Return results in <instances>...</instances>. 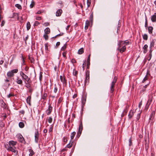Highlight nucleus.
I'll list each match as a JSON object with an SVG mask.
<instances>
[{"label": "nucleus", "mask_w": 156, "mask_h": 156, "mask_svg": "<svg viewBox=\"0 0 156 156\" xmlns=\"http://www.w3.org/2000/svg\"><path fill=\"white\" fill-rule=\"evenodd\" d=\"M117 79V78L116 76H115L114 77V79L112 83L111 87H110V92L111 93H113V92L114 89V86L115 83H116Z\"/></svg>", "instance_id": "f257e3e1"}, {"label": "nucleus", "mask_w": 156, "mask_h": 156, "mask_svg": "<svg viewBox=\"0 0 156 156\" xmlns=\"http://www.w3.org/2000/svg\"><path fill=\"white\" fill-rule=\"evenodd\" d=\"M128 43V41L126 42L125 41H119L118 44V47L117 48V50L120 49V48L122 47L123 46H126L127 45Z\"/></svg>", "instance_id": "f03ea898"}, {"label": "nucleus", "mask_w": 156, "mask_h": 156, "mask_svg": "<svg viewBox=\"0 0 156 156\" xmlns=\"http://www.w3.org/2000/svg\"><path fill=\"white\" fill-rule=\"evenodd\" d=\"M18 71V70L17 69H15L12 70L11 71L8 72L7 73V76H8L11 77L14 76V73H16Z\"/></svg>", "instance_id": "7ed1b4c3"}, {"label": "nucleus", "mask_w": 156, "mask_h": 156, "mask_svg": "<svg viewBox=\"0 0 156 156\" xmlns=\"http://www.w3.org/2000/svg\"><path fill=\"white\" fill-rule=\"evenodd\" d=\"M7 149L8 151H10L14 153L15 155H16L18 154V151L16 150V148L15 147L8 146Z\"/></svg>", "instance_id": "20e7f679"}, {"label": "nucleus", "mask_w": 156, "mask_h": 156, "mask_svg": "<svg viewBox=\"0 0 156 156\" xmlns=\"http://www.w3.org/2000/svg\"><path fill=\"white\" fill-rule=\"evenodd\" d=\"M17 136L19 141L22 143H25V141L22 136L21 134H18Z\"/></svg>", "instance_id": "39448f33"}, {"label": "nucleus", "mask_w": 156, "mask_h": 156, "mask_svg": "<svg viewBox=\"0 0 156 156\" xmlns=\"http://www.w3.org/2000/svg\"><path fill=\"white\" fill-rule=\"evenodd\" d=\"M155 114V112L154 111H153L152 112L151 114L150 117L149 119V121L150 122H152L153 121V120L154 118V115Z\"/></svg>", "instance_id": "423d86ee"}, {"label": "nucleus", "mask_w": 156, "mask_h": 156, "mask_svg": "<svg viewBox=\"0 0 156 156\" xmlns=\"http://www.w3.org/2000/svg\"><path fill=\"white\" fill-rule=\"evenodd\" d=\"M52 107L49 105L48 108L46 111V112L48 115H49L51 114V112H52Z\"/></svg>", "instance_id": "0eeeda50"}, {"label": "nucleus", "mask_w": 156, "mask_h": 156, "mask_svg": "<svg viewBox=\"0 0 156 156\" xmlns=\"http://www.w3.org/2000/svg\"><path fill=\"white\" fill-rule=\"evenodd\" d=\"M55 87L54 89V92L55 93H56L58 90V88L60 87V85L59 83H57V84H55Z\"/></svg>", "instance_id": "6e6552de"}, {"label": "nucleus", "mask_w": 156, "mask_h": 156, "mask_svg": "<svg viewBox=\"0 0 156 156\" xmlns=\"http://www.w3.org/2000/svg\"><path fill=\"white\" fill-rule=\"evenodd\" d=\"M60 79L61 80V81L64 84H65V86L66 85V80L65 78L63 77L62 76H60Z\"/></svg>", "instance_id": "1a4fd4ad"}, {"label": "nucleus", "mask_w": 156, "mask_h": 156, "mask_svg": "<svg viewBox=\"0 0 156 156\" xmlns=\"http://www.w3.org/2000/svg\"><path fill=\"white\" fill-rule=\"evenodd\" d=\"M83 126L82 124H80L79 125L78 128V132L77 133V135H78L79 136L80 135L81 133V132L82 130Z\"/></svg>", "instance_id": "9d476101"}, {"label": "nucleus", "mask_w": 156, "mask_h": 156, "mask_svg": "<svg viewBox=\"0 0 156 156\" xmlns=\"http://www.w3.org/2000/svg\"><path fill=\"white\" fill-rule=\"evenodd\" d=\"M135 112L133 110H131L129 112L128 115V117L129 119H131L133 116Z\"/></svg>", "instance_id": "9b49d317"}, {"label": "nucleus", "mask_w": 156, "mask_h": 156, "mask_svg": "<svg viewBox=\"0 0 156 156\" xmlns=\"http://www.w3.org/2000/svg\"><path fill=\"white\" fill-rule=\"evenodd\" d=\"M152 21L153 22H156V13H155L153 15H152L151 18Z\"/></svg>", "instance_id": "f8f14e48"}, {"label": "nucleus", "mask_w": 156, "mask_h": 156, "mask_svg": "<svg viewBox=\"0 0 156 156\" xmlns=\"http://www.w3.org/2000/svg\"><path fill=\"white\" fill-rule=\"evenodd\" d=\"M16 144V142L13 141H9V145L8 146H15Z\"/></svg>", "instance_id": "ddd939ff"}, {"label": "nucleus", "mask_w": 156, "mask_h": 156, "mask_svg": "<svg viewBox=\"0 0 156 156\" xmlns=\"http://www.w3.org/2000/svg\"><path fill=\"white\" fill-rule=\"evenodd\" d=\"M62 12V10L61 9H59L56 12V16H59L61 15Z\"/></svg>", "instance_id": "4468645a"}, {"label": "nucleus", "mask_w": 156, "mask_h": 156, "mask_svg": "<svg viewBox=\"0 0 156 156\" xmlns=\"http://www.w3.org/2000/svg\"><path fill=\"white\" fill-rule=\"evenodd\" d=\"M22 79L25 80V83L29 82V81H31L30 78H29L26 75L24 77V78H22Z\"/></svg>", "instance_id": "2eb2a0df"}, {"label": "nucleus", "mask_w": 156, "mask_h": 156, "mask_svg": "<svg viewBox=\"0 0 156 156\" xmlns=\"http://www.w3.org/2000/svg\"><path fill=\"white\" fill-rule=\"evenodd\" d=\"M35 141L36 142H37L38 140L39 133L38 131H37L35 133Z\"/></svg>", "instance_id": "dca6fc26"}, {"label": "nucleus", "mask_w": 156, "mask_h": 156, "mask_svg": "<svg viewBox=\"0 0 156 156\" xmlns=\"http://www.w3.org/2000/svg\"><path fill=\"white\" fill-rule=\"evenodd\" d=\"M150 74L149 73V72L148 71L147 72V74L145 76V77L144 78V79L142 81V82L144 83L145 82V81L146 80H147L148 79V77L149 76H150Z\"/></svg>", "instance_id": "f3484780"}, {"label": "nucleus", "mask_w": 156, "mask_h": 156, "mask_svg": "<svg viewBox=\"0 0 156 156\" xmlns=\"http://www.w3.org/2000/svg\"><path fill=\"white\" fill-rule=\"evenodd\" d=\"M28 151L30 152V153L29 154V156H32L34 154V152L31 148H30L28 149Z\"/></svg>", "instance_id": "a211bd4d"}, {"label": "nucleus", "mask_w": 156, "mask_h": 156, "mask_svg": "<svg viewBox=\"0 0 156 156\" xmlns=\"http://www.w3.org/2000/svg\"><path fill=\"white\" fill-rule=\"evenodd\" d=\"M126 48V46H123L121 48H120V49L118 50H119L120 52L121 53H122L125 51Z\"/></svg>", "instance_id": "6ab92c4d"}, {"label": "nucleus", "mask_w": 156, "mask_h": 156, "mask_svg": "<svg viewBox=\"0 0 156 156\" xmlns=\"http://www.w3.org/2000/svg\"><path fill=\"white\" fill-rule=\"evenodd\" d=\"M148 46L147 44H145L143 48L144 49L143 52L144 53H146L147 51V48Z\"/></svg>", "instance_id": "aec40b11"}, {"label": "nucleus", "mask_w": 156, "mask_h": 156, "mask_svg": "<svg viewBox=\"0 0 156 156\" xmlns=\"http://www.w3.org/2000/svg\"><path fill=\"white\" fill-rule=\"evenodd\" d=\"M31 96H29L27 98L26 101L27 103L29 104L30 105H31L30 101H31Z\"/></svg>", "instance_id": "412c9836"}, {"label": "nucleus", "mask_w": 156, "mask_h": 156, "mask_svg": "<svg viewBox=\"0 0 156 156\" xmlns=\"http://www.w3.org/2000/svg\"><path fill=\"white\" fill-rule=\"evenodd\" d=\"M44 32L45 34H48L50 33V29L48 27L46 28L44 30Z\"/></svg>", "instance_id": "4be33fe9"}, {"label": "nucleus", "mask_w": 156, "mask_h": 156, "mask_svg": "<svg viewBox=\"0 0 156 156\" xmlns=\"http://www.w3.org/2000/svg\"><path fill=\"white\" fill-rule=\"evenodd\" d=\"M153 28L151 26H149L148 27V32L150 34L152 33Z\"/></svg>", "instance_id": "5701e85b"}, {"label": "nucleus", "mask_w": 156, "mask_h": 156, "mask_svg": "<svg viewBox=\"0 0 156 156\" xmlns=\"http://www.w3.org/2000/svg\"><path fill=\"white\" fill-rule=\"evenodd\" d=\"M89 22L88 20H87L86 21L85 26V30H87L88 29V27L89 26Z\"/></svg>", "instance_id": "b1692460"}, {"label": "nucleus", "mask_w": 156, "mask_h": 156, "mask_svg": "<svg viewBox=\"0 0 156 156\" xmlns=\"http://www.w3.org/2000/svg\"><path fill=\"white\" fill-rule=\"evenodd\" d=\"M16 82L18 84H22L23 83V81L21 79H19V78H18L17 79Z\"/></svg>", "instance_id": "393cba45"}, {"label": "nucleus", "mask_w": 156, "mask_h": 156, "mask_svg": "<svg viewBox=\"0 0 156 156\" xmlns=\"http://www.w3.org/2000/svg\"><path fill=\"white\" fill-rule=\"evenodd\" d=\"M19 126L20 128H23L24 126V123L22 122H20L19 124Z\"/></svg>", "instance_id": "a878e982"}, {"label": "nucleus", "mask_w": 156, "mask_h": 156, "mask_svg": "<svg viewBox=\"0 0 156 156\" xmlns=\"http://www.w3.org/2000/svg\"><path fill=\"white\" fill-rule=\"evenodd\" d=\"M76 132H72V133L71 134V140H72L73 139L75 134H76Z\"/></svg>", "instance_id": "bb28decb"}, {"label": "nucleus", "mask_w": 156, "mask_h": 156, "mask_svg": "<svg viewBox=\"0 0 156 156\" xmlns=\"http://www.w3.org/2000/svg\"><path fill=\"white\" fill-rule=\"evenodd\" d=\"M30 28V24L29 22H28L27 24V30H29V29Z\"/></svg>", "instance_id": "cd10ccee"}, {"label": "nucleus", "mask_w": 156, "mask_h": 156, "mask_svg": "<svg viewBox=\"0 0 156 156\" xmlns=\"http://www.w3.org/2000/svg\"><path fill=\"white\" fill-rule=\"evenodd\" d=\"M154 40H152L151 42L150 45V48H152L153 47L154 45Z\"/></svg>", "instance_id": "c85d7f7f"}, {"label": "nucleus", "mask_w": 156, "mask_h": 156, "mask_svg": "<svg viewBox=\"0 0 156 156\" xmlns=\"http://www.w3.org/2000/svg\"><path fill=\"white\" fill-rule=\"evenodd\" d=\"M83 52V48L80 49L78 51V54H82Z\"/></svg>", "instance_id": "c756f323"}, {"label": "nucleus", "mask_w": 156, "mask_h": 156, "mask_svg": "<svg viewBox=\"0 0 156 156\" xmlns=\"http://www.w3.org/2000/svg\"><path fill=\"white\" fill-rule=\"evenodd\" d=\"M91 4V0H87V8L89 7Z\"/></svg>", "instance_id": "7c9ffc66"}, {"label": "nucleus", "mask_w": 156, "mask_h": 156, "mask_svg": "<svg viewBox=\"0 0 156 156\" xmlns=\"http://www.w3.org/2000/svg\"><path fill=\"white\" fill-rule=\"evenodd\" d=\"M143 39L145 40H147L148 38V36L147 35V34H144V35H143Z\"/></svg>", "instance_id": "2f4dec72"}, {"label": "nucleus", "mask_w": 156, "mask_h": 156, "mask_svg": "<svg viewBox=\"0 0 156 156\" xmlns=\"http://www.w3.org/2000/svg\"><path fill=\"white\" fill-rule=\"evenodd\" d=\"M28 58L30 60L31 63H33L34 62V60L33 58H32V57H31L30 56H28Z\"/></svg>", "instance_id": "473e14b6"}, {"label": "nucleus", "mask_w": 156, "mask_h": 156, "mask_svg": "<svg viewBox=\"0 0 156 156\" xmlns=\"http://www.w3.org/2000/svg\"><path fill=\"white\" fill-rule=\"evenodd\" d=\"M20 76H22V78H24V77L25 76H26V75L22 71H21L20 72Z\"/></svg>", "instance_id": "72a5a7b5"}, {"label": "nucleus", "mask_w": 156, "mask_h": 156, "mask_svg": "<svg viewBox=\"0 0 156 156\" xmlns=\"http://www.w3.org/2000/svg\"><path fill=\"white\" fill-rule=\"evenodd\" d=\"M26 87H30V83H31V81H29V82H26Z\"/></svg>", "instance_id": "f704fd0d"}, {"label": "nucleus", "mask_w": 156, "mask_h": 156, "mask_svg": "<svg viewBox=\"0 0 156 156\" xmlns=\"http://www.w3.org/2000/svg\"><path fill=\"white\" fill-rule=\"evenodd\" d=\"M15 6L19 9H21V6L19 4H16Z\"/></svg>", "instance_id": "c9c22d12"}, {"label": "nucleus", "mask_w": 156, "mask_h": 156, "mask_svg": "<svg viewBox=\"0 0 156 156\" xmlns=\"http://www.w3.org/2000/svg\"><path fill=\"white\" fill-rule=\"evenodd\" d=\"M73 143V142H72V143L71 144H70V143L68 144L66 146V147L68 148H71L72 145V143Z\"/></svg>", "instance_id": "e433bc0d"}, {"label": "nucleus", "mask_w": 156, "mask_h": 156, "mask_svg": "<svg viewBox=\"0 0 156 156\" xmlns=\"http://www.w3.org/2000/svg\"><path fill=\"white\" fill-rule=\"evenodd\" d=\"M66 48V44H65L64 45L62 48L61 50L64 51L65 50Z\"/></svg>", "instance_id": "4c0bfd02"}, {"label": "nucleus", "mask_w": 156, "mask_h": 156, "mask_svg": "<svg viewBox=\"0 0 156 156\" xmlns=\"http://www.w3.org/2000/svg\"><path fill=\"white\" fill-rule=\"evenodd\" d=\"M66 51H64L62 53V56L65 58V59H66L67 58L66 56Z\"/></svg>", "instance_id": "58836bf2"}, {"label": "nucleus", "mask_w": 156, "mask_h": 156, "mask_svg": "<svg viewBox=\"0 0 156 156\" xmlns=\"http://www.w3.org/2000/svg\"><path fill=\"white\" fill-rule=\"evenodd\" d=\"M141 113V112H140L137 115V117H136V119L137 120H139L140 118V115Z\"/></svg>", "instance_id": "ea45409f"}, {"label": "nucleus", "mask_w": 156, "mask_h": 156, "mask_svg": "<svg viewBox=\"0 0 156 156\" xmlns=\"http://www.w3.org/2000/svg\"><path fill=\"white\" fill-rule=\"evenodd\" d=\"M47 34H45L44 35V37L45 40H47L48 39V36Z\"/></svg>", "instance_id": "a19ab883"}, {"label": "nucleus", "mask_w": 156, "mask_h": 156, "mask_svg": "<svg viewBox=\"0 0 156 156\" xmlns=\"http://www.w3.org/2000/svg\"><path fill=\"white\" fill-rule=\"evenodd\" d=\"M52 121V119L51 117H49L48 119V121L49 123H51Z\"/></svg>", "instance_id": "79ce46f5"}, {"label": "nucleus", "mask_w": 156, "mask_h": 156, "mask_svg": "<svg viewBox=\"0 0 156 156\" xmlns=\"http://www.w3.org/2000/svg\"><path fill=\"white\" fill-rule=\"evenodd\" d=\"M39 24H40V23L38 21H36L34 23V26H37Z\"/></svg>", "instance_id": "37998d69"}, {"label": "nucleus", "mask_w": 156, "mask_h": 156, "mask_svg": "<svg viewBox=\"0 0 156 156\" xmlns=\"http://www.w3.org/2000/svg\"><path fill=\"white\" fill-rule=\"evenodd\" d=\"M14 96V94H13L10 93L8 95V98H10L11 97H13Z\"/></svg>", "instance_id": "c03bdc74"}, {"label": "nucleus", "mask_w": 156, "mask_h": 156, "mask_svg": "<svg viewBox=\"0 0 156 156\" xmlns=\"http://www.w3.org/2000/svg\"><path fill=\"white\" fill-rule=\"evenodd\" d=\"M152 57V54H149L148 55V60L150 61Z\"/></svg>", "instance_id": "a18cd8bd"}, {"label": "nucleus", "mask_w": 156, "mask_h": 156, "mask_svg": "<svg viewBox=\"0 0 156 156\" xmlns=\"http://www.w3.org/2000/svg\"><path fill=\"white\" fill-rule=\"evenodd\" d=\"M47 94L46 93H44V94L42 97V98H43V99H45L46 98V97H47Z\"/></svg>", "instance_id": "49530a36"}, {"label": "nucleus", "mask_w": 156, "mask_h": 156, "mask_svg": "<svg viewBox=\"0 0 156 156\" xmlns=\"http://www.w3.org/2000/svg\"><path fill=\"white\" fill-rule=\"evenodd\" d=\"M86 65V61L83 63L82 65V68H83V70H84L85 69V66Z\"/></svg>", "instance_id": "de8ad7c7"}, {"label": "nucleus", "mask_w": 156, "mask_h": 156, "mask_svg": "<svg viewBox=\"0 0 156 156\" xmlns=\"http://www.w3.org/2000/svg\"><path fill=\"white\" fill-rule=\"evenodd\" d=\"M49 24L48 22H46V23H44L43 24V25L45 27H47L48 26H49Z\"/></svg>", "instance_id": "09e8293b"}, {"label": "nucleus", "mask_w": 156, "mask_h": 156, "mask_svg": "<svg viewBox=\"0 0 156 156\" xmlns=\"http://www.w3.org/2000/svg\"><path fill=\"white\" fill-rule=\"evenodd\" d=\"M87 69H89V66H90V62H87Z\"/></svg>", "instance_id": "8fccbe9b"}, {"label": "nucleus", "mask_w": 156, "mask_h": 156, "mask_svg": "<svg viewBox=\"0 0 156 156\" xmlns=\"http://www.w3.org/2000/svg\"><path fill=\"white\" fill-rule=\"evenodd\" d=\"M145 27H147V20L146 18V20H145Z\"/></svg>", "instance_id": "3c124183"}, {"label": "nucleus", "mask_w": 156, "mask_h": 156, "mask_svg": "<svg viewBox=\"0 0 156 156\" xmlns=\"http://www.w3.org/2000/svg\"><path fill=\"white\" fill-rule=\"evenodd\" d=\"M71 62L73 63H74L76 62V61L74 58L72 59L71 60Z\"/></svg>", "instance_id": "603ef678"}, {"label": "nucleus", "mask_w": 156, "mask_h": 156, "mask_svg": "<svg viewBox=\"0 0 156 156\" xmlns=\"http://www.w3.org/2000/svg\"><path fill=\"white\" fill-rule=\"evenodd\" d=\"M34 2H33L31 3L30 5V8H32L34 5Z\"/></svg>", "instance_id": "864d4df0"}, {"label": "nucleus", "mask_w": 156, "mask_h": 156, "mask_svg": "<svg viewBox=\"0 0 156 156\" xmlns=\"http://www.w3.org/2000/svg\"><path fill=\"white\" fill-rule=\"evenodd\" d=\"M36 19L37 20H41V17L40 16L36 17Z\"/></svg>", "instance_id": "5fc2aeb1"}, {"label": "nucleus", "mask_w": 156, "mask_h": 156, "mask_svg": "<svg viewBox=\"0 0 156 156\" xmlns=\"http://www.w3.org/2000/svg\"><path fill=\"white\" fill-rule=\"evenodd\" d=\"M78 73V72L76 70H75L73 73V74L74 75L76 76Z\"/></svg>", "instance_id": "6e6d98bb"}, {"label": "nucleus", "mask_w": 156, "mask_h": 156, "mask_svg": "<svg viewBox=\"0 0 156 156\" xmlns=\"http://www.w3.org/2000/svg\"><path fill=\"white\" fill-rule=\"evenodd\" d=\"M60 42H57L56 44V47H58V46H59L60 44Z\"/></svg>", "instance_id": "4d7b16f0"}, {"label": "nucleus", "mask_w": 156, "mask_h": 156, "mask_svg": "<svg viewBox=\"0 0 156 156\" xmlns=\"http://www.w3.org/2000/svg\"><path fill=\"white\" fill-rule=\"evenodd\" d=\"M86 101V99L84 97H82V103H83V102L84 101Z\"/></svg>", "instance_id": "13d9d810"}, {"label": "nucleus", "mask_w": 156, "mask_h": 156, "mask_svg": "<svg viewBox=\"0 0 156 156\" xmlns=\"http://www.w3.org/2000/svg\"><path fill=\"white\" fill-rule=\"evenodd\" d=\"M132 144V140L130 139H129V145L131 146Z\"/></svg>", "instance_id": "bf43d9fd"}, {"label": "nucleus", "mask_w": 156, "mask_h": 156, "mask_svg": "<svg viewBox=\"0 0 156 156\" xmlns=\"http://www.w3.org/2000/svg\"><path fill=\"white\" fill-rule=\"evenodd\" d=\"M20 113L23 115L25 113V112L23 110H21L20 112Z\"/></svg>", "instance_id": "052dcab7"}, {"label": "nucleus", "mask_w": 156, "mask_h": 156, "mask_svg": "<svg viewBox=\"0 0 156 156\" xmlns=\"http://www.w3.org/2000/svg\"><path fill=\"white\" fill-rule=\"evenodd\" d=\"M90 20L91 21H92L93 20V16L91 14L90 16Z\"/></svg>", "instance_id": "680f3d73"}, {"label": "nucleus", "mask_w": 156, "mask_h": 156, "mask_svg": "<svg viewBox=\"0 0 156 156\" xmlns=\"http://www.w3.org/2000/svg\"><path fill=\"white\" fill-rule=\"evenodd\" d=\"M63 140H64V142H66L67 141L66 138L65 137H64Z\"/></svg>", "instance_id": "e2e57ef3"}, {"label": "nucleus", "mask_w": 156, "mask_h": 156, "mask_svg": "<svg viewBox=\"0 0 156 156\" xmlns=\"http://www.w3.org/2000/svg\"><path fill=\"white\" fill-rule=\"evenodd\" d=\"M29 92L31 93L33 91V89L30 88L29 89Z\"/></svg>", "instance_id": "0e129e2a"}, {"label": "nucleus", "mask_w": 156, "mask_h": 156, "mask_svg": "<svg viewBox=\"0 0 156 156\" xmlns=\"http://www.w3.org/2000/svg\"><path fill=\"white\" fill-rule=\"evenodd\" d=\"M77 95L76 94H75L73 96V98H74L77 97Z\"/></svg>", "instance_id": "69168bd1"}, {"label": "nucleus", "mask_w": 156, "mask_h": 156, "mask_svg": "<svg viewBox=\"0 0 156 156\" xmlns=\"http://www.w3.org/2000/svg\"><path fill=\"white\" fill-rule=\"evenodd\" d=\"M5 23V22L4 21H2V23H1V26H3L4 25Z\"/></svg>", "instance_id": "338daca9"}, {"label": "nucleus", "mask_w": 156, "mask_h": 156, "mask_svg": "<svg viewBox=\"0 0 156 156\" xmlns=\"http://www.w3.org/2000/svg\"><path fill=\"white\" fill-rule=\"evenodd\" d=\"M70 25H68L66 27V30H68L69 28L70 27Z\"/></svg>", "instance_id": "774afa93"}]
</instances>
